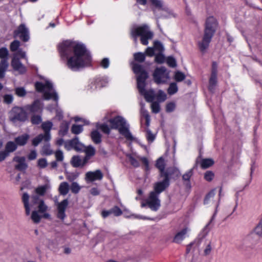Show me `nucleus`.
I'll return each mask as SVG.
<instances>
[{"label": "nucleus", "instance_id": "obj_1", "mask_svg": "<svg viewBox=\"0 0 262 262\" xmlns=\"http://www.w3.org/2000/svg\"><path fill=\"white\" fill-rule=\"evenodd\" d=\"M61 57L67 59V67L73 71H78L91 66L92 56L85 46L71 40H66L58 46Z\"/></svg>", "mask_w": 262, "mask_h": 262}, {"label": "nucleus", "instance_id": "obj_2", "mask_svg": "<svg viewBox=\"0 0 262 262\" xmlns=\"http://www.w3.org/2000/svg\"><path fill=\"white\" fill-rule=\"evenodd\" d=\"M50 188L48 184L39 186L35 189L37 195H32L31 197L28 193L25 192L22 195V201L25 209L27 215L31 213V210L33 209L31 214V219L35 223H39L42 217L49 219L50 214L47 212L48 207L45 204L43 200L38 195L43 196Z\"/></svg>", "mask_w": 262, "mask_h": 262}, {"label": "nucleus", "instance_id": "obj_3", "mask_svg": "<svg viewBox=\"0 0 262 262\" xmlns=\"http://www.w3.org/2000/svg\"><path fill=\"white\" fill-rule=\"evenodd\" d=\"M133 70L137 75V88L141 95L144 96L147 102H151L155 98L154 91L152 90L146 91L145 88V81L148 77V74L143 68L137 64L133 63Z\"/></svg>", "mask_w": 262, "mask_h": 262}, {"label": "nucleus", "instance_id": "obj_4", "mask_svg": "<svg viewBox=\"0 0 262 262\" xmlns=\"http://www.w3.org/2000/svg\"><path fill=\"white\" fill-rule=\"evenodd\" d=\"M218 22L214 16H210L207 17L203 39L198 42V46L201 52H205L209 47L211 39L218 27Z\"/></svg>", "mask_w": 262, "mask_h": 262}, {"label": "nucleus", "instance_id": "obj_5", "mask_svg": "<svg viewBox=\"0 0 262 262\" xmlns=\"http://www.w3.org/2000/svg\"><path fill=\"white\" fill-rule=\"evenodd\" d=\"M111 125V128L117 129L119 133L123 136L127 140L134 141L135 138L132 135L129 130V124L121 116H117L108 120Z\"/></svg>", "mask_w": 262, "mask_h": 262}, {"label": "nucleus", "instance_id": "obj_6", "mask_svg": "<svg viewBox=\"0 0 262 262\" xmlns=\"http://www.w3.org/2000/svg\"><path fill=\"white\" fill-rule=\"evenodd\" d=\"M65 148L68 150H70L73 148L77 151L84 152L85 156L84 158L88 161L95 154L94 147L91 145L85 146L79 141L78 137H75L72 140L67 141L65 143Z\"/></svg>", "mask_w": 262, "mask_h": 262}, {"label": "nucleus", "instance_id": "obj_7", "mask_svg": "<svg viewBox=\"0 0 262 262\" xmlns=\"http://www.w3.org/2000/svg\"><path fill=\"white\" fill-rule=\"evenodd\" d=\"M130 34L135 42L137 41V37L140 36L141 43L144 45H147L148 39H151L153 37L152 32L149 30L148 26L146 25L133 26L131 29Z\"/></svg>", "mask_w": 262, "mask_h": 262}, {"label": "nucleus", "instance_id": "obj_8", "mask_svg": "<svg viewBox=\"0 0 262 262\" xmlns=\"http://www.w3.org/2000/svg\"><path fill=\"white\" fill-rule=\"evenodd\" d=\"M35 86L37 91L43 93L44 99H53L56 102L58 101L57 93L53 89V84L50 81L47 80L45 84L40 82H37L35 84Z\"/></svg>", "mask_w": 262, "mask_h": 262}, {"label": "nucleus", "instance_id": "obj_9", "mask_svg": "<svg viewBox=\"0 0 262 262\" xmlns=\"http://www.w3.org/2000/svg\"><path fill=\"white\" fill-rule=\"evenodd\" d=\"M156 192H150L148 197L141 203V206L143 208L148 206L152 211H157L160 206L161 201Z\"/></svg>", "mask_w": 262, "mask_h": 262}, {"label": "nucleus", "instance_id": "obj_10", "mask_svg": "<svg viewBox=\"0 0 262 262\" xmlns=\"http://www.w3.org/2000/svg\"><path fill=\"white\" fill-rule=\"evenodd\" d=\"M27 118V114L24 107H14L9 113V119L13 123L25 122Z\"/></svg>", "mask_w": 262, "mask_h": 262}, {"label": "nucleus", "instance_id": "obj_11", "mask_svg": "<svg viewBox=\"0 0 262 262\" xmlns=\"http://www.w3.org/2000/svg\"><path fill=\"white\" fill-rule=\"evenodd\" d=\"M156 167L159 170L161 177H163V176H171L172 174H174L175 176L178 177L180 174L179 169L176 168L168 169L166 171H165V163L162 157L159 158L157 160Z\"/></svg>", "mask_w": 262, "mask_h": 262}, {"label": "nucleus", "instance_id": "obj_12", "mask_svg": "<svg viewBox=\"0 0 262 262\" xmlns=\"http://www.w3.org/2000/svg\"><path fill=\"white\" fill-rule=\"evenodd\" d=\"M153 77L157 83H165L169 79V72L164 67L157 68L154 73Z\"/></svg>", "mask_w": 262, "mask_h": 262}, {"label": "nucleus", "instance_id": "obj_13", "mask_svg": "<svg viewBox=\"0 0 262 262\" xmlns=\"http://www.w3.org/2000/svg\"><path fill=\"white\" fill-rule=\"evenodd\" d=\"M8 56V51L6 48H2L0 49V58L2 59L0 62V78H3L5 76V72L8 67L7 62Z\"/></svg>", "mask_w": 262, "mask_h": 262}, {"label": "nucleus", "instance_id": "obj_14", "mask_svg": "<svg viewBox=\"0 0 262 262\" xmlns=\"http://www.w3.org/2000/svg\"><path fill=\"white\" fill-rule=\"evenodd\" d=\"M14 37H19L24 42L28 41L30 39L29 29L24 24H20L14 31Z\"/></svg>", "mask_w": 262, "mask_h": 262}, {"label": "nucleus", "instance_id": "obj_15", "mask_svg": "<svg viewBox=\"0 0 262 262\" xmlns=\"http://www.w3.org/2000/svg\"><path fill=\"white\" fill-rule=\"evenodd\" d=\"M164 180L155 183L154 185V191L151 192H156L158 195L164 191L169 185V179L171 176H163Z\"/></svg>", "mask_w": 262, "mask_h": 262}, {"label": "nucleus", "instance_id": "obj_16", "mask_svg": "<svg viewBox=\"0 0 262 262\" xmlns=\"http://www.w3.org/2000/svg\"><path fill=\"white\" fill-rule=\"evenodd\" d=\"M69 205V201L67 199H64L60 202L56 203L57 206V218L63 221L66 217V210Z\"/></svg>", "mask_w": 262, "mask_h": 262}, {"label": "nucleus", "instance_id": "obj_17", "mask_svg": "<svg viewBox=\"0 0 262 262\" xmlns=\"http://www.w3.org/2000/svg\"><path fill=\"white\" fill-rule=\"evenodd\" d=\"M24 108L29 113H41L43 108V103L39 100H36L31 105H27Z\"/></svg>", "mask_w": 262, "mask_h": 262}, {"label": "nucleus", "instance_id": "obj_18", "mask_svg": "<svg viewBox=\"0 0 262 262\" xmlns=\"http://www.w3.org/2000/svg\"><path fill=\"white\" fill-rule=\"evenodd\" d=\"M103 174L101 171L97 169L94 171H88L85 173V180L87 182H92L95 181H100L102 179Z\"/></svg>", "mask_w": 262, "mask_h": 262}, {"label": "nucleus", "instance_id": "obj_19", "mask_svg": "<svg viewBox=\"0 0 262 262\" xmlns=\"http://www.w3.org/2000/svg\"><path fill=\"white\" fill-rule=\"evenodd\" d=\"M53 127L52 122L48 121L44 122L41 124V128L45 132V141H49L51 139L50 131Z\"/></svg>", "mask_w": 262, "mask_h": 262}, {"label": "nucleus", "instance_id": "obj_20", "mask_svg": "<svg viewBox=\"0 0 262 262\" xmlns=\"http://www.w3.org/2000/svg\"><path fill=\"white\" fill-rule=\"evenodd\" d=\"M11 65L15 71H18L20 73H25L26 69L25 67L21 63L19 59L13 58L12 60Z\"/></svg>", "mask_w": 262, "mask_h": 262}, {"label": "nucleus", "instance_id": "obj_21", "mask_svg": "<svg viewBox=\"0 0 262 262\" xmlns=\"http://www.w3.org/2000/svg\"><path fill=\"white\" fill-rule=\"evenodd\" d=\"M88 161L85 159H81L78 156H73L71 160V164L74 167H82L84 166L87 163Z\"/></svg>", "mask_w": 262, "mask_h": 262}, {"label": "nucleus", "instance_id": "obj_22", "mask_svg": "<svg viewBox=\"0 0 262 262\" xmlns=\"http://www.w3.org/2000/svg\"><path fill=\"white\" fill-rule=\"evenodd\" d=\"M188 231L189 229L187 227H185L179 231L174 236L173 242L176 243H181L185 238Z\"/></svg>", "mask_w": 262, "mask_h": 262}, {"label": "nucleus", "instance_id": "obj_23", "mask_svg": "<svg viewBox=\"0 0 262 262\" xmlns=\"http://www.w3.org/2000/svg\"><path fill=\"white\" fill-rule=\"evenodd\" d=\"M14 160L17 162L18 163L15 165V168L19 170H24L26 169L28 167L27 164L25 163V158L24 157H15Z\"/></svg>", "mask_w": 262, "mask_h": 262}, {"label": "nucleus", "instance_id": "obj_24", "mask_svg": "<svg viewBox=\"0 0 262 262\" xmlns=\"http://www.w3.org/2000/svg\"><path fill=\"white\" fill-rule=\"evenodd\" d=\"M30 136L27 134H23L15 138V142L17 145L24 146L27 143Z\"/></svg>", "mask_w": 262, "mask_h": 262}, {"label": "nucleus", "instance_id": "obj_25", "mask_svg": "<svg viewBox=\"0 0 262 262\" xmlns=\"http://www.w3.org/2000/svg\"><path fill=\"white\" fill-rule=\"evenodd\" d=\"M151 5L159 10L166 11L167 7L161 0H150Z\"/></svg>", "mask_w": 262, "mask_h": 262}, {"label": "nucleus", "instance_id": "obj_26", "mask_svg": "<svg viewBox=\"0 0 262 262\" xmlns=\"http://www.w3.org/2000/svg\"><path fill=\"white\" fill-rule=\"evenodd\" d=\"M215 190L213 189L211 190L205 196L204 203L205 205H208L212 204L214 202V197L215 196Z\"/></svg>", "mask_w": 262, "mask_h": 262}, {"label": "nucleus", "instance_id": "obj_27", "mask_svg": "<svg viewBox=\"0 0 262 262\" xmlns=\"http://www.w3.org/2000/svg\"><path fill=\"white\" fill-rule=\"evenodd\" d=\"M59 192L60 194L66 195L69 190V185L67 182H63L60 183L59 188Z\"/></svg>", "mask_w": 262, "mask_h": 262}, {"label": "nucleus", "instance_id": "obj_28", "mask_svg": "<svg viewBox=\"0 0 262 262\" xmlns=\"http://www.w3.org/2000/svg\"><path fill=\"white\" fill-rule=\"evenodd\" d=\"M69 123L67 121H62L60 126L59 130V134L60 136H64L66 135L69 130Z\"/></svg>", "mask_w": 262, "mask_h": 262}, {"label": "nucleus", "instance_id": "obj_29", "mask_svg": "<svg viewBox=\"0 0 262 262\" xmlns=\"http://www.w3.org/2000/svg\"><path fill=\"white\" fill-rule=\"evenodd\" d=\"M91 137L92 141L95 144H99L101 142V135L97 130H93L91 134Z\"/></svg>", "mask_w": 262, "mask_h": 262}, {"label": "nucleus", "instance_id": "obj_30", "mask_svg": "<svg viewBox=\"0 0 262 262\" xmlns=\"http://www.w3.org/2000/svg\"><path fill=\"white\" fill-rule=\"evenodd\" d=\"M217 83V75L211 74L209 79L208 89L210 91L213 92Z\"/></svg>", "mask_w": 262, "mask_h": 262}, {"label": "nucleus", "instance_id": "obj_31", "mask_svg": "<svg viewBox=\"0 0 262 262\" xmlns=\"http://www.w3.org/2000/svg\"><path fill=\"white\" fill-rule=\"evenodd\" d=\"M98 88L106 86L108 82L107 77H98L95 79Z\"/></svg>", "mask_w": 262, "mask_h": 262}, {"label": "nucleus", "instance_id": "obj_32", "mask_svg": "<svg viewBox=\"0 0 262 262\" xmlns=\"http://www.w3.org/2000/svg\"><path fill=\"white\" fill-rule=\"evenodd\" d=\"M214 164V161L211 159H203L201 161V166L203 169L207 168Z\"/></svg>", "mask_w": 262, "mask_h": 262}, {"label": "nucleus", "instance_id": "obj_33", "mask_svg": "<svg viewBox=\"0 0 262 262\" xmlns=\"http://www.w3.org/2000/svg\"><path fill=\"white\" fill-rule=\"evenodd\" d=\"M17 149V145L16 143H14L12 141L8 142L5 147V150L7 152H8L9 154L10 152H13Z\"/></svg>", "mask_w": 262, "mask_h": 262}, {"label": "nucleus", "instance_id": "obj_34", "mask_svg": "<svg viewBox=\"0 0 262 262\" xmlns=\"http://www.w3.org/2000/svg\"><path fill=\"white\" fill-rule=\"evenodd\" d=\"M141 113L145 117L147 126H149L150 121V116L148 112L144 108V104L141 103Z\"/></svg>", "mask_w": 262, "mask_h": 262}, {"label": "nucleus", "instance_id": "obj_35", "mask_svg": "<svg viewBox=\"0 0 262 262\" xmlns=\"http://www.w3.org/2000/svg\"><path fill=\"white\" fill-rule=\"evenodd\" d=\"M83 131V125L73 124L71 127V132L73 134L78 135Z\"/></svg>", "mask_w": 262, "mask_h": 262}, {"label": "nucleus", "instance_id": "obj_36", "mask_svg": "<svg viewBox=\"0 0 262 262\" xmlns=\"http://www.w3.org/2000/svg\"><path fill=\"white\" fill-rule=\"evenodd\" d=\"M127 157L132 166L135 167H138L140 166L139 162L133 155L128 154L127 155Z\"/></svg>", "mask_w": 262, "mask_h": 262}, {"label": "nucleus", "instance_id": "obj_37", "mask_svg": "<svg viewBox=\"0 0 262 262\" xmlns=\"http://www.w3.org/2000/svg\"><path fill=\"white\" fill-rule=\"evenodd\" d=\"M135 61L139 62H142L145 60V54L142 52L136 53L134 55Z\"/></svg>", "mask_w": 262, "mask_h": 262}, {"label": "nucleus", "instance_id": "obj_38", "mask_svg": "<svg viewBox=\"0 0 262 262\" xmlns=\"http://www.w3.org/2000/svg\"><path fill=\"white\" fill-rule=\"evenodd\" d=\"M216 211H217V210H216L214 214L212 216V217L211 219V220L209 221V222L203 228V229L202 230V233L203 234V236L204 237L206 236L208 234V233H209V231L210 230V228L209 227V225L211 224V223L213 221L214 216H215V214L216 213Z\"/></svg>", "mask_w": 262, "mask_h": 262}, {"label": "nucleus", "instance_id": "obj_39", "mask_svg": "<svg viewBox=\"0 0 262 262\" xmlns=\"http://www.w3.org/2000/svg\"><path fill=\"white\" fill-rule=\"evenodd\" d=\"M178 88L177 84L175 82L171 83L167 90L168 94L171 95H173L178 92Z\"/></svg>", "mask_w": 262, "mask_h": 262}, {"label": "nucleus", "instance_id": "obj_40", "mask_svg": "<svg viewBox=\"0 0 262 262\" xmlns=\"http://www.w3.org/2000/svg\"><path fill=\"white\" fill-rule=\"evenodd\" d=\"M136 158L140 160L142 162L143 164L145 165V171L146 172H149L150 170V167L149 165V162L147 158H146V157H142L140 156H137Z\"/></svg>", "mask_w": 262, "mask_h": 262}, {"label": "nucleus", "instance_id": "obj_41", "mask_svg": "<svg viewBox=\"0 0 262 262\" xmlns=\"http://www.w3.org/2000/svg\"><path fill=\"white\" fill-rule=\"evenodd\" d=\"M43 140L45 141V136H44L43 134H39L32 140V144L34 146H36Z\"/></svg>", "mask_w": 262, "mask_h": 262}, {"label": "nucleus", "instance_id": "obj_42", "mask_svg": "<svg viewBox=\"0 0 262 262\" xmlns=\"http://www.w3.org/2000/svg\"><path fill=\"white\" fill-rule=\"evenodd\" d=\"M15 93L17 96L23 97L26 96L27 92L23 87H17L15 89Z\"/></svg>", "mask_w": 262, "mask_h": 262}, {"label": "nucleus", "instance_id": "obj_43", "mask_svg": "<svg viewBox=\"0 0 262 262\" xmlns=\"http://www.w3.org/2000/svg\"><path fill=\"white\" fill-rule=\"evenodd\" d=\"M97 127L98 129H100L102 132H103L105 134H109L110 133V131H111L110 128L108 127V126L107 124H106L105 123L101 124H99L97 123Z\"/></svg>", "mask_w": 262, "mask_h": 262}, {"label": "nucleus", "instance_id": "obj_44", "mask_svg": "<svg viewBox=\"0 0 262 262\" xmlns=\"http://www.w3.org/2000/svg\"><path fill=\"white\" fill-rule=\"evenodd\" d=\"M254 233L259 237H262V221L259 222L253 230Z\"/></svg>", "mask_w": 262, "mask_h": 262}, {"label": "nucleus", "instance_id": "obj_45", "mask_svg": "<svg viewBox=\"0 0 262 262\" xmlns=\"http://www.w3.org/2000/svg\"><path fill=\"white\" fill-rule=\"evenodd\" d=\"M185 75L180 71H177L174 76V79L177 82L182 81L185 79Z\"/></svg>", "mask_w": 262, "mask_h": 262}, {"label": "nucleus", "instance_id": "obj_46", "mask_svg": "<svg viewBox=\"0 0 262 262\" xmlns=\"http://www.w3.org/2000/svg\"><path fill=\"white\" fill-rule=\"evenodd\" d=\"M80 189L81 187L76 182H72L70 186V189L71 191L74 193H78L79 192Z\"/></svg>", "mask_w": 262, "mask_h": 262}, {"label": "nucleus", "instance_id": "obj_47", "mask_svg": "<svg viewBox=\"0 0 262 262\" xmlns=\"http://www.w3.org/2000/svg\"><path fill=\"white\" fill-rule=\"evenodd\" d=\"M20 42L17 40H15L13 42H12L10 46V50L12 52H15L16 51L19 46H20Z\"/></svg>", "mask_w": 262, "mask_h": 262}, {"label": "nucleus", "instance_id": "obj_48", "mask_svg": "<svg viewBox=\"0 0 262 262\" xmlns=\"http://www.w3.org/2000/svg\"><path fill=\"white\" fill-rule=\"evenodd\" d=\"M167 98V95L165 92L162 90H159L157 95V98L159 102L164 101Z\"/></svg>", "mask_w": 262, "mask_h": 262}, {"label": "nucleus", "instance_id": "obj_49", "mask_svg": "<svg viewBox=\"0 0 262 262\" xmlns=\"http://www.w3.org/2000/svg\"><path fill=\"white\" fill-rule=\"evenodd\" d=\"M59 242L57 238H55L53 239H49L48 241V247L49 248L53 249L56 248L59 244Z\"/></svg>", "mask_w": 262, "mask_h": 262}, {"label": "nucleus", "instance_id": "obj_50", "mask_svg": "<svg viewBox=\"0 0 262 262\" xmlns=\"http://www.w3.org/2000/svg\"><path fill=\"white\" fill-rule=\"evenodd\" d=\"M48 165L47 160L45 158H41L38 159L37 161V166L40 168H45Z\"/></svg>", "mask_w": 262, "mask_h": 262}, {"label": "nucleus", "instance_id": "obj_51", "mask_svg": "<svg viewBox=\"0 0 262 262\" xmlns=\"http://www.w3.org/2000/svg\"><path fill=\"white\" fill-rule=\"evenodd\" d=\"M55 156L56 161L62 162L63 160L64 156L63 152L60 150H58L55 152Z\"/></svg>", "mask_w": 262, "mask_h": 262}, {"label": "nucleus", "instance_id": "obj_52", "mask_svg": "<svg viewBox=\"0 0 262 262\" xmlns=\"http://www.w3.org/2000/svg\"><path fill=\"white\" fill-rule=\"evenodd\" d=\"M41 117L40 115H33L31 118V122L33 124H38L41 121Z\"/></svg>", "mask_w": 262, "mask_h": 262}, {"label": "nucleus", "instance_id": "obj_53", "mask_svg": "<svg viewBox=\"0 0 262 262\" xmlns=\"http://www.w3.org/2000/svg\"><path fill=\"white\" fill-rule=\"evenodd\" d=\"M151 107L153 113H158L159 112L160 108L158 102H151Z\"/></svg>", "mask_w": 262, "mask_h": 262}, {"label": "nucleus", "instance_id": "obj_54", "mask_svg": "<svg viewBox=\"0 0 262 262\" xmlns=\"http://www.w3.org/2000/svg\"><path fill=\"white\" fill-rule=\"evenodd\" d=\"M165 61L164 56L161 53L156 55L155 61L158 63H162Z\"/></svg>", "mask_w": 262, "mask_h": 262}, {"label": "nucleus", "instance_id": "obj_55", "mask_svg": "<svg viewBox=\"0 0 262 262\" xmlns=\"http://www.w3.org/2000/svg\"><path fill=\"white\" fill-rule=\"evenodd\" d=\"M154 49L155 51H158L161 53L163 50V47L162 44L160 41H155Z\"/></svg>", "mask_w": 262, "mask_h": 262}, {"label": "nucleus", "instance_id": "obj_56", "mask_svg": "<svg viewBox=\"0 0 262 262\" xmlns=\"http://www.w3.org/2000/svg\"><path fill=\"white\" fill-rule=\"evenodd\" d=\"M146 138L149 142H152L155 139V136L154 135L150 130H146Z\"/></svg>", "mask_w": 262, "mask_h": 262}, {"label": "nucleus", "instance_id": "obj_57", "mask_svg": "<svg viewBox=\"0 0 262 262\" xmlns=\"http://www.w3.org/2000/svg\"><path fill=\"white\" fill-rule=\"evenodd\" d=\"M52 150L50 148L49 144L45 145L42 148V154L46 155H51L52 154Z\"/></svg>", "mask_w": 262, "mask_h": 262}, {"label": "nucleus", "instance_id": "obj_58", "mask_svg": "<svg viewBox=\"0 0 262 262\" xmlns=\"http://www.w3.org/2000/svg\"><path fill=\"white\" fill-rule=\"evenodd\" d=\"M166 62L168 65L170 67L174 68L177 66L176 61L173 57H168L167 59Z\"/></svg>", "mask_w": 262, "mask_h": 262}, {"label": "nucleus", "instance_id": "obj_59", "mask_svg": "<svg viewBox=\"0 0 262 262\" xmlns=\"http://www.w3.org/2000/svg\"><path fill=\"white\" fill-rule=\"evenodd\" d=\"M214 173L211 171H207L205 173L204 178L207 181H211L214 178Z\"/></svg>", "mask_w": 262, "mask_h": 262}, {"label": "nucleus", "instance_id": "obj_60", "mask_svg": "<svg viewBox=\"0 0 262 262\" xmlns=\"http://www.w3.org/2000/svg\"><path fill=\"white\" fill-rule=\"evenodd\" d=\"M112 213L114 214L115 216H119L122 214V212L121 210L118 207L115 206L111 209Z\"/></svg>", "mask_w": 262, "mask_h": 262}, {"label": "nucleus", "instance_id": "obj_61", "mask_svg": "<svg viewBox=\"0 0 262 262\" xmlns=\"http://www.w3.org/2000/svg\"><path fill=\"white\" fill-rule=\"evenodd\" d=\"M109 65H110V60H109V59L107 58H103L100 62L101 67L104 69L107 68L109 67Z\"/></svg>", "mask_w": 262, "mask_h": 262}, {"label": "nucleus", "instance_id": "obj_62", "mask_svg": "<svg viewBox=\"0 0 262 262\" xmlns=\"http://www.w3.org/2000/svg\"><path fill=\"white\" fill-rule=\"evenodd\" d=\"M13 100V97L12 95L7 94L4 96V101L7 104H10Z\"/></svg>", "mask_w": 262, "mask_h": 262}, {"label": "nucleus", "instance_id": "obj_63", "mask_svg": "<svg viewBox=\"0 0 262 262\" xmlns=\"http://www.w3.org/2000/svg\"><path fill=\"white\" fill-rule=\"evenodd\" d=\"M98 88L97 84L96 82V80H95L94 81L92 82L90 85L88 86V90L90 92H93Z\"/></svg>", "mask_w": 262, "mask_h": 262}, {"label": "nucleus", "instance_id": "obj_64", "mask_svg": "<svg viewBox=\"0 0 262 262\" xmlns=\"http://www.w3.org/2000/svg\"><path fill=\"white\" fill-rule=\"evenodd\" d=\"M192 175V169L189 170L188 171L186 172L185 174H183L182 178L183 180L184 181H189L190 177Z\"/></svg>", "mask_w": 262, "mask_h": 262}]
</instances>
